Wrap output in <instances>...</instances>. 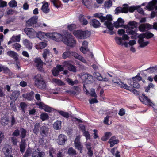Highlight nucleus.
<instances>
[{"label":"nucleus","instance_id":"obj_1","mask_svg":"<svg viewBox=\"0 0 157 157\" xmlns=\"http://www.w3.org/2000/svg\"><path fill=\"white\" fill-rule=\"evenodd\" d=\"M137 24V23L135 21H132L129 23L128 25L125 26L124 27L128 29L126 31V33L128 35H131V38L135 39L138 37V41L140 44V46L142 48L144 47L149 44V42L148 41H144V38H142L141 36L138 35L136 31L133 30L134 28L136 27Z\"/></svg>","mask_w":157,"mask_h":157},{"label":"nucleus","instance_id":"obj_2","mask_svg":"<svg viewBox=\"0 0 157 157\" xmlns=\"http://www.w3.org/2000/svg\"><path fill=\"white\" fill-rule=\"evenodd\" d=\"M93 15L95 17L99 18L101 22H104L107 20V21L105 23V25L109 30H112L113 29V27L111 22L112 20V16L111 15H107L105 17L103 16L102 13H97L94 14Z\"/></svg>","mask_w":157,"mask_h":157},{"label":"nucleus","instance_id":"obj_3","mask_svg":"<svg viewBox=\"0 0 157 157\" xmlns=\"http://www.w3.org/2000/svg\"><path fill=\"white\" fill-rule=\"evenodd\" d=\"M73 34L78 39H85L90 36V33L87 30L83 31L78 30L74 31Z\"/></svg>","mask_w":157,"mask_h":157},{"label":"nucleus","instance_id":"obj_4","mask_svg":"<svg viewBox=\"0 0 157 157\" xmlns=\"http://www.w3.org/2000/svg\"><path fill=\"white\" fill-rule=\"evenodd\" d=\"M63 42L67 46L74 48L76 45V41L74 37L71 35H68L63 39Z\"/></svg>","mask_w":157,"mask_h":157},{"label":"nucleus","instance_id":"obj_5","mask_svg":"<svg viewBox=\"0 0 157 157\" xmlns=\"http://www.w3.org/2000/svg\"><path fill=\"white\" fill-rule=\"evenodd\" d=\"M157 3V0H152L149 2L146 5V8L149 11H151L155 9V12H152L151 14V17L152 18L154 17L155 14L157 13V6L156 4Z\"/></svg>","mask_w":157,"mask_h":157},{"label":"nucleus","instance_id":"obj_6","mask_svg":"<svg viewBox=\"0 0 157 157\" xmlns=\"http://www.w3.org/2000/svg\"><path fill=\"white\" fill-rule=\"evenodd\" d=\"M141 78L138 75L133 77L132 79L128 80V83L131 86L136 88H139L140 85L138 83V82L141 80Z\"/></svg>","mask_w":157,"mask_h":157},{"label":"nucleus","instance_id":"obj_7","mask_svg":"<svg viewBox=\"0 0 157 157\" xmlns=\"http://www.w3.org/2000/svg\"><path fill=\"white\" fill-rule=\"evenodd\" d=\"M49 38H52L53 40L58 42L62 41L63 39V35L57 33H50L49 34Z\"/></svg>","mask_w":157,"mask_h":157},{"label":"nucleus","instance_id":"obj_8","mask_svg":"<svg viewBox=\"0 0 157 157\" xmlns=\"http://www.w3.org/2000/svg\"><path fill=\"white\" fill-rule=\"evenodd\" d=\"M34 62L35 65L37 69L40 71L43 72L44 70L43 68V66L44 63L41 60L40 57H37L35 59ZM45 64V63H44Z\"/></svg>","mask_w":157,"mask_h":157},{"label":"nucleus","instance_id":"obj_9","mask_svg":"<svg viewBox=\"0 0 157 157\" xmlns=\"http://www.w3.org/2000/svg\"><path fill=\"white\" fill-rule=\"evenodd\" d=\"M38 19V17L37 16H34L32 17L26 21V25L28 26L35 27V25Z\"/></svg>","mask_w":157,"mask_h":157},{"label":"nucleus","instance_id":"obj_10","mask_svg":"<svg viewBox=\"0 0 157 157\" xmlns=\"http://www.w3.org/2000/svg\"><path fill=\"white\" fill-rule=\"evenodd\" d=\"M24 32L26 34L31 38H33L36 37V31L32 28H26L24 29Z\"/></svg>","mask_w":157,"mask_h":157},{"label":"nucleus","instance_id":"obj_11","mask_svg":"<svg viewBox=\"0 0 157 157\" xmlns=\"http://www.w3.org/2000/svg\"><path fill=\"white\" fill-rule=\"evenodd\" d=\"M81 78L84 82L91 83L93 81V76L88 74H85L82 75Z\"/></svg>","mask_w":157,"mask_h":157},{"label":"nucleus","instance_id":"obj_12","mask_svg":"<svg viewBox=\"0 0 157 157\" xmlns=\"http://www.w3.org/2000/svg\"><path fill=\"white\" fill-rule=\"evenodd\" d=\"M67 140V136L63 134H61L58 136L57 142L58 144L63 145Z\"/></svg>","mask_w":157,"mask_h":157},{"label":"nucleus","instance_id":"obj_13","mask_svg":"<svg viewBox=\"0 0 157 157\" xmlns=\"http://www.w3.org/2000/svg\"><path fill=\"white\" fill-rule=\"evenodd\" d=\"M34 80L36 85L38 86L41 85L43 86L45 84V82L43 81L40 74H38L36 75L34 78Z\"/></svg>","mask_w":157,"mask_h":157},{"label":"nucleus","instance_id":"obj_14","mask_svg":"<svg viewBox=\"0 0 157 157\" xmlns=\"http://www.w3.org/2000/svg\"><path fill=\"white\" fill-rule=\"evenodd\" d=\"M36 105L38 106L39 108L43 109L47 112H51L53 110V109L45 105L43 102H38L36 103Z\"/></svg>","mask_w":157,"mask_h":157},{"label":"nucleus","instance_id":"obj_15","mask_svg":"<svg viewBox=\"0 0 157 157\" xmlns=\"http://www.w3.org/2000/svg\"><path fill=\"white\" fill-rule=\"evenodd\" d=\"M131 21H130L131 22ZM124 20L121 18H119L117 21L114 23V25L115 27H123L125 29H126V31L128 29L127 28L124 27L125 26L128 25V24L130 22L128 23L127 25H124Z\"/></svg>","mask_w":157,"mask_h":157},{"label":"nucleus","instance_id":"obj_16","mask_svg":"<svg viewBox=\"0 0 157 157\" xmlns=\"http://www.w3.org/2000/svg\"><path fill=\"white\" fill-rule=\"evenodd\" d=\"M80 136H78L76 137L74 141V144L75 148L79 150L80 152L81 153L83 146L81 145V143L80 142Z\"/></svg>","mask_w":157,"mask_h":157},{"label":"nucleus","instance_id":"obj_17","mask_svg":"<svg viewBox=\"0 0 157 157\" xmlns=\"http://www.w3.org/2000/svg\"><path fill=\"white\" fill-rule=\"evenodd\" d=\"M49 34H50L49 33H46L41 31H39L38 32H36V37L40 40H42L45 38L46 37L49 38Z\"/></svg>","mask_w":157,"mask_h":157},{"label":"nucleus","instance_id":"obj_18","mask_svg":"<svg viewBox=\"0 0 157 157\" xmlns=\"http://www.w3.org/2000/svg\"><path fill=\"white\" fill-rule=\"evenodd\" d=\"M142 95L143 98L142 99L140 98L141 102L146 105L150 106H153L154 105V104L151 102L149 99L147 97L145 96L144 94H142Z\"/></svg>","mask_w":157,"mask_h":157},{"label":"nucleus","instance_id":"obj_19","mask_svg":"<svg viewBox=\"0 0 157 157\" xmlns=\"http://www.w3.org/2000/svg\"><path fill=\"white\" fill-rule=\"evenodd\" d=\"M113 82L114 83H117L119 85V86L121 88H122L124 89H128L129 90L128 86L126 84L122 82L120 79H117L115 78L113 80Z\"/></svg>","mask_w":157,"mask_h":157},{"label":"nucleus","instance_id":"obj_20","mask_svg":"<svg viewBox=\"0 0 157 157\" xmlns=\"http://www.w3.org/2000/svg\"><path fill=\"white\" fill-rule=\"evenodd\" d=\"M94 76L97 80L100 81H107L109 80L108 78L107 77L103 78L101 74L98 72H94Z\"/></svg>","mask_w":157,"mask_h":157},{"label":"nucleus","instance_id":"obj_21","mask_svg":"<svg viewBox=\"0 0 157 157\" xmlns=\"http://www.w3.org/2000/svg\"><path fill=\"white\" fill-rule=\"evenodd\" d=\"M151 28V25L148 24H142L140 25L139 29L142 32H144Z\"/></svg>","mask_w":157,"mask_h":157},{"label":"nucleus","instance_id":"obj_22","mask_svg":"<svg viewBox=\"0 0 157 157\" xmlns=\"http://www.w3.org/2000/svg\"><path fill=\"white\" fill-rule=\"evenodd\" d=\"M42 3L43 5L41 8V10L44 13L46 14L50 10L48 7V4L47 2H43Z\"/></svg>","mask_w":157,"mask_h":157},{"label":"nucleus","instance_id":"obj_23","mask_svg":"<svg viewBox=\"0 0 157 157\" xmlns=\"http://www.w3.org/2000/svg\"><path fill=\"white\" fill-rule=\"evenodd\" d=\"M82 2L87 8L89 9L92 8V1L91 0H82Z\"/></svg>","mask_w":157,"mask_h":157},{"label":"nucleus","instance_id":"obj_24","mask_svg":"<svg viewBox=\"0 0 157 157\" xmlns=\"http://www.w3.org/2000/svg\"><path fill=\"white\" fill-rule=\"evenodd\" d=\"M48 132V128L45 126H43L41 127L40 130V133L43 137H45L47 136Z\"/></svg>","mask_w":157,"mask_h":157},{"label":"nucleus","instance_id":"obj_25","mask_svg":"<svg viewBox=\"0 0 157 157\" xmlns=\"http://www.w3.org/2000/svg\"><path fill=\"white\" fill-rule=\"evenodd\" d=\"M83 132V135L85 137L86 140H89L90 138V135L89 132L85 130V127L84 125L80 126Z\"/></svg>","mask_w":157,"mask_h":157},{"label":"nucleus","instance_id":"obj_26","mask_svg":"<svg viewBox=\"0 0 157 157\" xmlns=\"http://www.w3.org/2000/svg\"><path fill=\"white\" fill-rule=\"evenodd\" d=\"M78 18L80 22L83 25H86L88 24V22L87 20L84 18V16L83 14H81L79 15Z\"/></svg>","mask_w":157,"mask_h":157},{"label":"nucleus","instance_id":"obj_27","mask_svg":"<svg viewBox=\"0 0 157 157\" xmlns=\"http://www.w3.org/2000/svg\"><path fill=\"white\" fill-rule=\"evenodd\" d=\"M139 36H141L142 38H146L147 39H148L154 36V35L151 33L147 32L145 33L140 34Z\"/></svg>","mask_w":157,"mask_h":157},{"label":"nucleus","instance_id":"obj_28","mask_svg":"<svg viewBox=\"0 0 157 157\" xmlns=\"http://www.w3.org/2000/svg\"><path fill=\"white\" fill-rule=\"evenodd\" d=\"M109 142L110 144V147H112L114 145L119 142L118 140L116 139L115 137L114 136L111 137L109 140Z\"/></svg>","mask_w":157,"mask_h":157},{"label":"nucleus","instance_id":"obj_29","mask_svg":"<svg viewBox=\"0 0 157 157\" xmlns=\"http://www.w3.org/2000/svg\"><path fill=\"white\" fill-rule=\"evenodd\" d=\"M34 94V92L31 91L30 93L23 94L22 96L25 98L29 100H31L33 98Z\"/></svg>","mask_w":157,"mask_h":157},{"label":"nucleus","instance_id":"obj_30","mask_svg":"<svg viewBox=\"0 0 157 157\" xmlns=\"http://www.w3.org/2000/svg\"><path fill=\"white\" fill-rule=\"evenodd\" d=\"M24 45L29 49H31L32 48V44L26 39L23 40Z\"/></svg>","mask_w":157,"mask_h":157},{"label":"nucleus","instance_id":"obj_31","mask_svg":"<svg viewBox=\"0 0 157 157\" xmlns=\"http://www.w3.org/2000/svg\"><path fill=\"white\" fill-rule=\"evenodd\" d=\"M7 54L10 56L14 58L15 60H17L18 59V55L15 52L13 51H8Z\"/></svg>","mask_w":157,"mask_h":157},{"label":"nucleus","instance_id":"obj_32","mask_svg":"<svg viewBox=\"0 0 157 157\" xmlns=\"http://www.w3.org/2000/svg\"><path fill=\"white\" fill-rule=\"evenodd\" d=\"M47 45V43L45 42H41L36 45L35 48L37 49H41L45 48Z\"/></svg>","mask_w":157,"mask_h":157},{"label":"nucleus","instance_id":"obj_33","mask_svg":"<svg viewBox=\"0 0 157 157\" xmlns=\"http://www.w3.org/2000/svg\"><path fill=\"white\" fill-rule=\"evenodd\" d=\"M44 153L41 152L38 149L33 152L32 154L33 157H42Z\"/></svg>","mask_w":157,"mask_h":157},{"label":"nucleus","instance_id":"obj_34","mask_svg":"<svg viewBox=\"0 0 157 157\" xmlns=\"http://www.w3.org/2000/svg\"><path fill=\"white\" fill-rule=\"evenodd\" d=\"M90 24L94 28H98L100 26V23L99 21L96 19H93L92 20Z\"/></svg>","mask_w":157,"mask_h":157},{"label":"nucleus","instance_id":"obj_35","mask_svg":"<svg viewBox=\"0 0 157 157\" xmlns=\"http://www.w3.org/2000/svg\"><path fill=\"white\" fill-rule=\"evenodd\" d=\"M20 95V92L18 90L14 91L11 97V99L16 100L18 98Z\"/></svg>","mask_w":157,"mask_h":157},{"label":"nucleus","instance_id":"obj_36","mask_svg":"<svg viewBox=\"0 0 157 157\" xmlns=\"http://www.w3.org/2000/svg\"><path fill=\"white\" fill-rule=\"evenodd\" d=\"M25 141L24 140H21V144L20 145V151L22 153H23L25 149Z\"/></svg>","mask_w":157,"mask_h":157},{"label":"nucleus","instance_id":"obj_37","mask_svg":"<svg viewBox=\"0 0 157 157\" xmlns=\"http://www.w3.org/2000/svg\"><path fill=\"white\" fill-rule=\"evenodd\" d=\"M61 122L60 121H57L53 124V127L56 130L60 129L61 128Z\"/></svg>","mask_w":157,"mask_h":157},{"label":"nucleus","instance_id":"obj_38","mask_svg":"<svg viewBox=\"0 0 157 157\" xmlns=\"http://www.w3.org/2000/svg\"><path fill=\"white\" fill-rule=\"evenodd\" d=\"M51 55L52 57V54H50L49 50L48 49H46L44 50V52L43 54V57L44 58L45 61L46 60L47 56L48 55Z\"/></svg>","mask_w":157,"mask_h":157},{"label":"nucleus","instance_id":"obj_39","mask_svg":"<svg viewBox=\"0 0 157 157\" xmlns=\"http://www.w3.org/2000/svg\"><path fill=\"white\" fill-rule=\"evenodd\" d=\"M10 147L9 145H7L2 149V151L4 154L6 155H7L9 153Z\"/></svg>","mask_w":157,"mask_h":157},{"label":"nucleus","instance_id":"obj_40","mask_svg":"<svg viewBox=\"0 0 157 157\" xmlns=\"http://www.w3.org/2000/svg\"><path fill=\"white\" fill-rule=\"evenodd\" d=\"M70 52L66 51L64 52L62 54V57L63 59H65L67 58L70 57Z\"/></svg>","mask_w":157,"mask_h":157},{"label":"nucleus","instance_id":"obj_41","mask_svg":"<svg viewBox=\"0 0 157 157\" xmlns=\"http://www.w3.org/2000/svg\"><path fill=\"white\" fill-rule=\"evenodd\" d=\"M20 35L17 36H13L11 38V40L13 42H19L20 40Z\"/></svg>","mask_w":157,"mask_h":157},{"label":"nucleus","instance_id":"obj_42","mask_svg":"<svg viewBox=\"0 0 157 157\" xmlns=\"http://www.w3.org/2000/svg\"><path fill=\"white\" fill-rule=\"evenodd\" d=\"M51 2L56 7L58 8L60 7V2L59 0H52Z\"/></svg>","mask_w":157,"mask_h":157},{"label":"nucleus","instance_id":"obj_43","mask_svg":"<svg viewBox=\"0 0 157 157\" xmlns=\"http://www.w3.org/2000/svg\"><path fill=\"white\" fill-rule=\"evenodd\" d=\"M112 135L111 133L109 132H106L105 133V136L101 138V140L104 141L107 140Z\"/></svg>","mask_w":157,"mask_h":157},{"label":"nucleus","instance_id":"obj_44","mask_svg":"<svg viewBox=\"0 0 157 157\" xmlns=\"http://www.w3.org/2000/svg\"><path fill=\"white\" fill-rule=\"evenodd\" d=\"M48 118V114L45 113H43L40 115V118L42 121L47 119Z\"/></svg>","mask_w":157,"mask_h":157},{"label":"nucleus","instance_id":"obj_45","mask_svg":"<svg viewBox=\"0 0 157 157\" xmlns=\"http://www.w3.org/2000/svg\"><path fill=\"white\" fill-rule=\"evenodd\" d=\"M66 81L69 84L72 86L78 83V81L77 80L73 81L71 79L68 78H67Z\"/></svg>","mask_w":157,"mask_h":157},{"label":"nucleus","instance_id":"obj_46","mask_svg":"<svg viewBox=\"0 0 157 157\" xmlns=\"http://www.w3.org/2000/svg\"><path fill=\"white\" fill-rule=\"evenodd\" d=\"M52 82L58 85H64V83L61 80L56 78L52 79Z\"/></svg>","mask_w":157,"mask_h":157},{"label":"nucleus","instance_id":"obj_47","mask_svg":"<svg viewBox=\"0 0 157 157\" xmlns=\"http://www.w3.org/2000/svg\"><path fill=\"white\" fill-rule=\"evenodd\" d=\"M58 113L60 115L65 117L67 118L69 117V114L67 112H64L63 111H59Z\"/></svg>","mask_w":157,"mask_h":157},{"label":"nucleus","instance_id":"obj_48","mask_svg":"<svg viewBox=\"0 0 157 157\" xmlns=\"http://www.w3.org/2000/svg\"><path fill=\"white\" fill-rule=\"evenodd\" d=\"M9 122V119L5 117L1 119V124L3 125H5L8 124Z\"/></svg>","mask_w":157,"mask_h":157},{"label":"nucleus","instance_id":"obj_49","mask_svg":"<svg viewBox=\"0 0 157 157\" xmlns=\"http://www.w3.org/2000/svg\"><path fill=\"white\" fill-rule=\"evenodd\" d=\"M9 5L11 7H14L17 6V3L15 0H12L8 3Z\"/></svg>","mask_w":157,"mask_h":157},{"label":"nucleus","instance_id":"obj_50","mask_svg":"<svg viewBox=\"0 0 157 157\" xmlns=\"http://www.w3.org/2000/svg\"><path fill=\"white\" fill-rule=\"evenodd\" d=\"M68 153L70 155H74L76 154L75 151L72 148H70L68 149Z\"/></svg>","mask_w":157,"mask_h":157},{"label":"nucleus","instance_id":"obj_51","mask_svg":"<svg viewBox=\"0 0 157 157\" xmlns=\"http://www.w3.org/2000/svg\"><path fill=\"white\" fill-rule=\"evenodd\" d=\"M68 29L70 31H72L76 28V25L75 24H71L68 25Z\"/></svg>","mask_w":157,"mask_h":157},{"label":"nucleus","instance_id":"obj_52","mask_svg":"<svg viewBox=\"0 0 157 157\" xmlns=\"http://www.w3.org/2000/svg\"><path fill=\"white\" fill-rule=\"evenodd\" d=\"M39 123H36L35 124L34 126V128L33 130V132L37 134V133L38 132L39 130Z\"/></svg>","mask_w":157,"mask_h":157},{"label":"nucleus","instance_id":"obj_53","mask_svg":"<svg viewBox=\"0 0 157 157\" xmlns=\"http://www.w3.org/2000/svg\"><path fill=\"white\" fill-rule=\"evenodd\" d=\"M112 5V2L110 0L105 2V8H109Z\"/></svg>","mask_w":157,"mask_h":157},{"label":"nucleus","instance_id":"obj_54","mask_svg":"<svg viewBox=\"0 0 157 157\" xmlns=\"http://www.w3.org/2000/svg\"><path fill=\"white\" fill-rule=\"evenodd\" d=\"M68 70L71 71L73 72H75L76 71V69L75 67L71 64L68 68Z\"/></svg>","mask_w":157,"mask_h":157},{"label":"nucleus","instance_id":"obj_55","mask_svg":"<svg viewBox=\"0 0 157 157\" xmlns=\"http://www.w3.org/2000/svg\"><path fill=\"white\" fill-rule=\"evenodd\" d=\"M52 72L53 75L55 76H58L59 73V71L56 68H53Z\"/></svg>","mask_w":157,"mask_h":157},{"label":"nucleus","instance_id":"obj_56","mask_svg":"<svg viewBox=\"0 0 157 157\" xmlns=\"http://www.w3.org/2000/svg\"><path fill=\"white\" fill-rule=\"evenodd\" d=\"M128 87H129V90L128 89H126L130 91L131 92H133L134 94L136 95H138L139 94V92L136 89H133V88H132V87H129V86H128Z\"/></svg>","mask_w":157,"mask_h":157},{"label":"nucleus","instance_id":"obj_57","mask_svg":"<svg viewBox=\"0 0 157 157\" xmlns=\"http://www.w3.org/2000/svg\"><path fill=\"white\" fill-rule=\"evenodd\" d=\"M115 40L116 42L118 44H122V39L120 37H116L115 38Z\"/></svg>","mask_w":157,"mask_h":157},{"label":"nucleus","instance_id":"obj_58","mask_svg":"<svg viewBox=\"0 0 157 157\" xmlns=\"http://www.w3.org/2000/svg\"><path fill=\"white\" fill-rule=\"evenodd\" d=\"M31 151L30 148L26 150L25 153L23 157H28L30 155Z\"/></svg>","mask_w":157,"mask_h":157},{"label":"nucleus","instance_id":"obj_59","mask_svg":"<svg viewBox=\"0 0 157 157\" xmlns=\"http://www.w3.org/2000/svg\"><path fill=\"white\" fill-rule=\"evenodd\" d=\"M71 61H66L63 62V67H67L68 68L71 64Z\"/></svg>","mask_w":157,"mask_h":157},{"label":"nucleus","instance_id":"obj_60","mask_svg":"<svg viewBox=\"0 0 157 157\" xmlns=\"http://www.w3.org/2000/svg\"><path fill=\"white\" fill-rule=\"evenodd\" d=\"M13 48H15L16 50H19L21 47V45L20 44L16 43L14 44L13 45Z\"/></svg>","mask_w":157,"mask_h":157},{"label":"nucleus","instance_id":"obj_61","mask_svg":"<svg viewBox=\"0 0 157 157\" xmlns=\"http://www.w3.org/2000/svg\"><path fill=\"white\" fill-rule=\"evenodd\" d=\"M90 94L92 97H94L95 98H97V95L95 92V90L94 89H91Z\"/></svg>","mask_w":157,"mask_h":157},{"label":"nucleus","instance_id":"obj_62","mask_svg":"<svg viewBox=\"0 0 157 157\" xmlns=\"http://www.w3.org/2000/svg\"><path fill=\"white\" fill-rule=\"evenodd\" d=\"M70 56L72 55L77 59L80 55L75 52H70Z\"/></svg>","mask_w":157,"mask_h":157},{"label":"nucleus","instance_id":"obj_63","mask_svg":"<svg viewBox=\"0 0 157 157\" xmlns=\"http://www.w3.org/2000/svg\"><path fill=\"white\" fill-rule=\"evenodd\" d=\"M26 133V131L23 128L21 129V135L22 138H24L25 136Z\"/></svg>","mask_w":157,"mask_h":157},{"label":"nucleus","instance_id":"obj_64","mask_svg":"<svg viewBox=\"0 0 157 157\" xmlns=\"http://www.w3.org/2000/svg\"><path fill=\"white\" fill-rule=\"evenodd\" d=\"M80 50L83 53L85 54L88 52V49L87 48H84L81 47L80 48Z\"/></svg>","mask_w":157,"mask_h":157}]
</instances>
